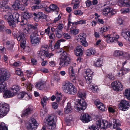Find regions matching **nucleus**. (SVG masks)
Masks as SVG:
<instances>
[{
	"instance_id": "1",
	"label": "nucleus",
	"mask_w": 130,
	"mask_h": 130,
	"mask_svg": "<svg viewBox=\"0 0 130 130\" xmlns=\"http://www.w3.org/2000/svg\"><path fill=\"white\" fill-rule=\"evenodd\" d=\"M48 45H42L40 50L37 53V55L41 58L49 57L50 58L54 55L52 53H49Z\"/></svg>"
},
{
	"instance_id": "2",
	"label": "nucleus",
	"mask_w": 130,
	"mask_h": 130,
	"mask_svg": "<svg viewBox=\"0 0 130 130\" xmlns=\"http://www.w3.org/2000/svg\"><path fill=\"white\" fill-rule=\"evenodd\" d=\"M64 91L67 93L71 94H74L77 92L76 89L74 85L70 82L66 81L63 86Z\"/></svg>"
},
{
	"instance_id": "3",
	"label": "nucleus",
	"mask_w": 130,
	"mask_h": 130,
	"mask_svg": "<svg viewBox=\"0 0 130 130\" xmlns=\"http://www.w3.org/2000/svg\"><path fill=\"white\" fill-rule=\"evenodd\" d=\"M28 0H16L14 4L12 5L13 7L16 9H19L23 11L25 7L28 5Z\"/></svg>"
},
{
	"instance_id": "4",
	"label": "nucleus",
	"mask_w": 130,
	"mask_h": 130,
	"mask_svg": "<svg viewBox=\"0 0 130 130\" xmlns=\"http://www.w3.org/2000/svg\"><path fill=\"white\" fill-rule=\"evenodd\" d=\"M55 118L56 117L54 115L48 116L46 117L44 121L46 125L49 129H52L55 127Z\"/></svg>"
},
{
	"instance_id": "5",
	"label": "nucleus",
	"mask_w": 130,
	"mask_h": 130,
	"mask_svg": "<svg viewBox=\"0 0 130 130\" xmlns=\"http://www.w3.org/2000/svg\"><path fill=\"white\" fill-rule=\"evenodd\" d=\"M9 110V105L6 103H0V117L2 118L6 116Z\"/></svg>"
},
{
	"instance_id": "6",
	"label": "nucleus",
	"mask_w": 130,
	"mask_h": 130,
	"mask_svg": "<svg viewBox=\"0 0 130 130\" xmlns=\"http://www.w3.org/2000/svg\"><path fill=\"white\" fill-rule=\"evenodd\" d=\"M86 103L83 100H78L75 102V109L78 111L81 110H84L86 107Z\"/></svg>"
},
{
	"instance_id": "7",
	"label": "nucleus",
	"mask_w": 130,
	"mask_h": 130,
	"mask_svg": "<svg viewBox=\"0 0 130 130\" xmlns=\"http://www.w3.org/2000/svg\"><path fill=\"white\" fill-rule=\"evenodd\" d=\"M104 37L106 38V41L108 43H111L113 42L117 41L118 39L119 38V36L113 33L111 35L108 34L106 35H104Z\"/></svg>"
},
{
	"instance_id": "8",
	"label": "nucleus",
	"mask_w": 130,
	"mask_h": 130,
	"mask_svg": "<svg viewBox=\"0 0 130 130\" xmlns=\"http://www.w3.org/2000/svg\"><path fill=\"white\" fill-rule=\"evenodd\" d=\"M37 121L34 118H31L29 121L26 124L28 130H35L38 125Z\"/></svg>"
},
{
	"instance_id": "9",
	"label": "nucleus",
	"mask_w": 130,
	"mask_h": 130,
	"mask_svg": "<svg viewBox=\"0 0 130 130\" xmlns=\"http://www.w3.org/2000/svg\"><path fill=\"white\" fill-rule=\"evenodd\" d=\"M10 76L9 73L6 70L2 68L0 69V81L7 80Z\"/></svg>"
},
{
	"instance_id": "10",
	"label": "nucleus",
	"mask_w": 130,
	"mask_h": 130,
	"mask_svg": "<svg viewBox=\"0 0 130 130\" xmlns=\"http://www.w3.org/2000/svg\"><path fill=\"white\" fill-rule=\"evenodd\" d=\"M17 38L18 40L20 41L21 47L24 49L26 47V41L24 34L20 32L17 35Z\"/></svg>"
},
{
	"instance_id": "11",
	"label": "nucleus",
	"mask_w": 130,
	"mask_h": 130,
	"mask_svg": "<svg viewBox=\"0 0 130 130\" xmlns=\"http://www.w3.org/2000/svg\"><path fill=\"white\" fill-rule=\"evenodd\" d=\"M86 75L85 78L86 83L88 84H90L92 81V76L93 75V72L90 69H87L85 72Z\"/></svg>"
},
{
	"instance_id": "12",
	"label": "nucleus",
	"mask_w": 130,
	"mask_h": 130,
	"mask_svg": "<svg viewBox=\"0 0 130 130\" xmlns=\"http://www.w3.org/2000/svg\"><path fill=\"white\" fill-rule=\"evenodd\" d=\"M111 86L113 89L116 91H121L123 89L122 84L118 81H115L112 83Z\"/></svg>"
},
{
	"instance_id": "13",
	"label": "nucleus",
	"mask_w": 130,
	"mask_h": 130,
	"mask_svg": "<svg viewBox=\"0 0 130 130\" xmlns=\"http://www.w3.org/2000/svg\"><path fill=\"white\" fill-rule=\"evenodd\" d=\"M70 57L60 58L59 65L62 68L66 67L70 63Z\"/></svg>"
},
{
	"instance_id": "14",
	"label": "nucleus",
	"mask_w": 130,
	"mask_h": 130,
	"mask_svg": "<svg viewBox=\"0 0 130 130\" xmlns=\"http://www.w3.org/2000/svg\"><path fill=\"white\" fill-rule=\"evenodd\" d=\"M116 13V12L112 8L108 7L104 8L103 12V14L107 16L108 17H110Z\"/></svg>"
},
{
	"instance_id": "15",
	"label": "nucleus",
	"mask_w": 130,
	"mask_h": 130,
	"mask_svg": "<svg viewBox=\"0 0 130 130\" xmlns=\"http://www.w3.org/2000/svg\"><path fill=\"white\" fill-rule=\"evenodd\" d=\"M129 107V103L125 100H122L119 105V109L124 111L128 109Z\"/></svg>"
},
{
	"instance_id": "16",
	"label": "nucleus",
	"mask_w": 130,
	"mask_h": 130,
	"mask_svg": "<svg viewBox=\"0 0 130 130\" xmlns=\"http://www.w3.org/2000/svg\"><path fill=\"white\" fill-rule=\"evenodd\" d=\"M103 121L100 120H97L96 122L97 128L96 127L95 125H92L91 126L89 127V129L90 130H99L98 128H102V127H104Z\"/></svg>"
},
{
	"instance_id": "17",
	"label": "nucleus",
	"mask_w": 130,
	"mask_h": 130,
	"mask_svg": "<svg viewBox=\"0 0 130 130\" xmlns=\"http://www.w3.org/2000/svg\"><path fill=\"white\" fill-rule=\"evenodd\" d=\"M23 18H22V20L20 21L21 23L23 22V24H25L27 22V20L29 19L32 17V14L28 12H25L23 14Z\"/></svg>"
},
{
	"instance_id": "18",
	"label": "nucleus",
	"mask_w": 130,
	"mask_h": 130,
	"mask_svg": "<svg viewBox=\"0 0 130 130\" xmlns=\"http://www.w3.org/2000/svg\"><path fill=\"white\" fill-rule=\"evenodd\" d=\"M30 38L31 43L34 45L38 44L40 40L39 37L35 36L33 34L30 35Z\"/></svg>"
},
{
	"instance_id": "19",
	"label": "nucleus",
	"mask_w": 130,
	"mask_h": 130,
	"mask_svg": "<svg viewBox=\"0 0 130 130\" xmlns=\"http://www.w3.org/2000/svg\"><path fill=\"white\" fill-rule=\"evenodd\" d=\"M80 119L83 122L87 123L91 120V118L88 114L87 113L83 114L81 115Z\"/></svg>"
},
{
	"instance_id": "20",
	"label": "nucleus",
	"mask_w": 130,
	"mask_h": 130,
	"mask_svg": "<svg viewBox=\"0 0 130 130\" xmlns=\"http://www.w3.org/2000/svg\"><path fill=\"white\" fill-rule=\"evenodd\" d=\"M95 103L97 108L101 111H104L107 110V108L104 104L100 101H95Z\"/></svg>"
},
{
	"instance_id": "21",
	"label": "nucleus",
	"mask_w": 130,
	"mask_h": 130,
	"mask_svg": "<svg viewBox=\"0 0 130 130\" xmlns=\"http://www.w3.org/2000/svg\"><path fill=\"white\" fill-rule=\"evenodd\" d=\"M83 48L82 46L79 45L76 47V50H74V52L77 56H82L83 54Z\"/></svg>"
},
{
	"instance_id": "22",
	"label": "nucleus",
	"mask_w": 130,
	"mask_h": 130,
	"mask_svg": "<svg viewBox=\"0 0 130 130\" xmlns=\"http://www.w3.org/2000/svg\"><path fill=\"white\" fill-rule=\"evenodd\" d=\"M45 10L46 11L48 12L53 11L54 10H56L57 12L59 10V8L56 5L52 4L50 5L49 7L46 8Z\"/></svg>"
},
{
	"instance_id": "23",
	"label": "nucleus",
	"mask_w": 130,
	"mask_h": 130,
	"mask_svg": "<svg viewBox=\"0 0 130 130\" xmlns=\"http://www.w3.org/2000/svg\"><path fill=\"white\" fill-rule=\"evenodd\" d=\"M65 41L64 39H61L58 40L57 42L55 44L54 48L55 49H58L59 50L57 51V52L58 53H61L63 51L62 48H59L60 43L61 42H63Z\"/></svg>"
},
{
	"instance_id": "24",
	"label": "nucleus",
	"mask_w": 130,
	"mask_h": 130,
	"mask_svg": "<svg viewBox=\"0 0 130 130\" xmlns=\"http://www.w3.org/2000/svg\"><path fill=\"white\" fill-rule=\"evenodd\" d=\"M5 44L7 49L10 51H13V44L11 40H8L6 41Z\"/></svg>"
},
{
	"instance_id": "25",
	"label": "nucleus",
	"mask_w": 130,
	"mask_h": 130,
	"mask_svg": "<svg viewBox=\"0 0 130 130\" xmlns=\"http://www.w3.org/2000/svg\"><path fill=\"white\" fill-rule=\"evenodd\" d=\"M45 82L43 81H40L36 83L35 85L36 88L39 90H42L44 87Z\"/></svg>"
},
{
	"instance_id": "26",
	"label": "nucleus",
	"mask_w": 130,
	"mask_h": 130,
	"mask_svg": "<svg viewBox=\"0 0 130 130\" xmlns=\"http://www.w3.org/2000/svg\"><path fill=\"white\" fill-rule=\"evenodd\" d=\"M121 35L127 41H130V30L126 31H123Z\"/></svg>"
},
{
	"instance_id": "27",
	"label": "nucleus",
	"mask_w": 130,
	"mask_h": 130,
	"mask_svg": "<svg viewBox=\"0 0 130 130\" xmlns=\"http://www.w3.org/2000/svg\"><path fill=\"white\" fill-rule=\"evenodd\" d=\"M32 108L30 107L26 108L23 112L22 116H27L29 115L32 112Z\"/></svg>"
},
{
	"instance_id": "28",
	"label": "nucleus",
	"mask_w": 130,
	"mask_h": 130,
	"mask_svg": "<svg viewBox=\"0 0 130 130\" xmlns=\"http://www.w3.org/2000/svg\"><path fill=\"white\" fill-rule=\"evenodd\" d=\"M3 96L4 98H9L13 96L14 95V94L12 93L11 91L9 90L5 91Z\"/></svg>"
},
{
	"instance_id": "29",
	"label": "nucleus",
	"mask_w": 130,
	"mask_h": 130,
	"mask_svg": "<svg viewBox=\"0 0 130 130\" xmlns=\"http://www.w3.org/2000/svg\"><path fill=\"white\" fill-rule=\"evenodd\" d=\"M12 20H13V21L16 23L20 22L21 21L19 20V15L18 13L16 12H12Z\"/></svg>"
},
{
	"instance_id": "30",
	"label": "nucleus",
	"mask_w": 130,
	"mask_h": 130,
	"mask_svg": "<svg viewBox=\"0 0 130 130\" xmlns=\"http://www.w3.org/2000/svg\"><path fill=\"white\" fill-rule=\"evenodd\" d=\"M96 52L94 48H90L86 51V54L87 56H89L91 55L95 54Z\"/></svg>"
},
{
	"instance_id": "31",
	"label": "nucleus",
	"mask_w": 130,
	"mask_h": 130,
	"mask_svg": "<svg viewBox=\"0 0 130 130\" xmlns=\"http://www.w3.org/2000/svg\"><path fill=\"white\" fill-rule=\"evenodd\" d=\"M7 88V84L5 82L0 83V93L4 92Z\"/></svg>"
},
{
	"instance_id": "32",
	"label": "nucleus",
	"mask_w": 130,
	"mask_h": 130,
	"mask_svg": "<svg viewBox=\"0 0 130 130\" xmlns=\"http://www.w3.org/2000/svg\"><path fill=\"white\" fill-rule=\"evenodd\" d=\"M12 12L9 13L4 15L5 19L8 22L12 20Z\"/></svg>"
},
{
	"instance_id": "33",
	"label": "nucleus",
	"mask_w": 130,
	"mask_h": 130,
	"mask_svg": "<svg viewBox=\"0 0 130 130\" xmlns=\"http://www.w3.org/2000/svg\"><path fill=\"white\" fill-rule=\"evenodd\" d=\"M72 110V108L70 103H68L67 107L65 109L64 111L66 113H68L71 112Z\"/></svg>"
},
{
	"instance_id": "34",
	"label": "nucleus",
	"mask_w": 130,
	"mask_h": 130,
	"mask_svg": "<svg viewBox=\"0 0 130 130\" xmlns=\"http://www.w3.org/2000/svg\"><path fill=\"white\" fill-rule=\"evenodd\" d=\"M113 127L114 128H117V127L121 125L120 122L118 119H113Z\"/></svg>"
},
{
	"instance_id": "35",
	"label": "nucleus",
	"mask_w": 130,
	"mask_h": 130,
	"mask_svg": "<svg viewBox=\"0 0 130 130\" xmlns=\"http://www.w3.org/2000/svg\"><path fill=\"white\" fill-rule=\"evenodd\" d=\"M70 31L71 34L74 35H76L78 34L79 32V30L74 27H71Z\"/></svg>"
},
{
	"instance_id": "36",
	"label": "nucleus",
	"mask_w": 130,
	"mask_h": 130,
	"mask_svg": "<svg viewBox=\"0 0 130 130\" xmlns=\"http://www.w3.org/2000/svg\"><path fill=\"white\" fill-rule=\"evenodd\" d=\"M70 79L72 82L74 84H76L77 83V79H78L77 76H75V74L71 75L70 76Z\"/></svg>"
},
{
	"instance_id": "37",
	"label": "nucleus",
	"mask_w": 130,
	"mask_h": 130,
	"mask_svg": "<svg viewBox=\"0 0 130 130\" xmlns=\"http://www.w3.org/2000/svg\"><path fill=\"white\" fill-rule=\"evenodd\" d=\"M86 39V36L84 34L81 33L78 36L77 40L80 42L85 40Z\"/></svg>"
},
{
	"instance_id": "38",
	"label": "nucleus",
	"mask_w": 130,
	"mask_h": 130,
	"mask_svg": "<svg viewBox=\"0 0 130 130\" xmlns=\"http://www.w3.org/2000/svg\"><path fill=\"white\" fill-rule=\"evenodd\" d=\"M49 98H47L46 96L43 97L41 99V104L44 107L46 104V101L48 100Z\"/></svg>"
},
{
	"instance_id": "39",
	"label": "nucleus",
	"mask_w": 130,
	"mask_h": 130,
	"mask_svg": "<svg viewBox=\"0 0 130 130\" xmlns=\"http://www.w3.org/2000/svg\"><path fill=\"white\" fill-rule=\"evenodd\" d=\"M124 95L128 100L130 99V88L126 89L124 93Z\"/></svg>"
},
{
	"instance_id": "40",
	"label": "nucleus",
	"mask_w": 130,
	"mask_h": 130,
	"mask_svg": "<svg viewBox=\"0 0 130 130\" xmlns=\"http://www.w3.org/2000/svg\"><path fill=\"white\" fill-rule=\"evenodd\" d=\"M11 90L12 91V92L14 94L17 93L19 90V87L17 85H14L12 86L11 88Z\"/></svg>"
},
{
	"instance_id": "41",
	"label": "nucleus",
	"mask_w": 130,
	"mask_h": 130,
	"mask_svg": "<svg viewBox=\"0 0 130 130\" xmlns=\"http://www.w3.org/2000/svg\"><path fill=\"white\" fill-rule=\"evenodd\" d=\"M86 20H81L77 22H69L70 23H72L73 25H82L86 23Z\"/></svg>"
},
{
	"instance_id": "42",
	"label": "nucleus",
	"mask_w": 130,
	"mask_h": 130,
	"mask_svg": "<svg viewBox=\"0 0 130 130\" xmlns=\"http://www.w3.org/2000/svg\"><path fill=\"white\" fill-rule=\"evenodd\" d=\"M26 86L27 88V90L28 91H31L34 86L29 82H27L26 83Z\"/></svg>"
},
{
	"instance_id": "43",
	"label": "nucleus",
	"mask_w": 130,
	"mask_h": 130,
	"mask_svg": "<svg viewBox=\"0 0 130 130\" xmlns=\"http://www.w3.org/2000/svg\"><path fill=\"white\" fill-rule=\"evenodd\" d=\"M4 7L3 11L6 12L7 14L8 13H9L12 12L11 8L8 6H5Z\"/></svg>"
},
{
	"instance_id": "44",
	"label": "nucleus",
	"mask_w": 130,
	"mask_h": 130,
	"mask_svg": "<svg viewBox=\"0 0 130 130\" xmlns=\"http://www.w3.org/2000/svg\"><path fill=\"white\" fill-rule=\"evenodd\" d=\"M102 61L101 59H98L94 62V64L96 67H100L102 66Z\"/></svg>"
},
{
	"instance_id": "45",
	"label": "nucleus",
	"mask_w": 130,
	"mask_h": 130,
	"mask_svg": "<svg viewBox=\"0 0 130 130\" xmlns=\"http://www.w3.org/2000/svg\"><path fill=\"white\" fill-rule=\"evenodd\" d=\"M127 69H124L123 68L122 70H120L119 72L118 73L117 75L119 76H122L124 74L126 73Z\"/></svg>"
},
{
	"instance_id": "46",
	"label": "nucleus",
	"mask_w": 130,
	"mask_h": 130,
	"mask_svg": "<svg viewBox=\"0 0 130 130\" xmlns=\"http://www.w3.org/2000/svg\"><path fill=\"white\" fill-rule=\"evenodd\" d=\"M9 0H2L0 1L1 8L5 7V5L8 4Z\"/></svg>"
},
{
	"instance_id": "47",
	"label": "nucleus",
	"mask_w": 130,
	"mask_h": 130,
	"mask_svg": "<svg viewBox=\"0 0 130 130\" xmlns=\"http://www.w3.org/2000/svg\"><path fill=\"white\" fill-rule=\"evenodd\" d=\"M123 54V52L120 51L116 50L114 52L113 54L115 57L122 56Z\"/></svg>"
},
{
	"instance_id": "48",
	"label": "nucleus",
	"mask_w": 130,
	"mask_h": 130,
	"mask_svg": "<svg viewBox=\"0 0 130 130\" xmlns=\"http://www.w3.org/2000/svg\"><path fill=\"white\" fill-rule=\"evenodd\" d=\"M38 17L40 18V19L42 18L45 19L46 18V15L42 12H40L38 13Z\"/></svg>"
},
{
	"instance_id": "49",
	"label": "nucleus",
	"mask_w": 130,
	"mask_h": 130,
	"mask_svg": "<svg viewBox=\"0 0 130 130\" xmlns=\"http://www.w3.org/2000/svg\"><path fill=\"white\" fill-rule=\"evenodd\" d=\"M74 67L71 66L69 67L68 71L70 76L71 75H73V74H75L74 73Z\"/></svg>"
},
{
	"instance_id": "50",
	"label": "nucleus",
	"mask_w": 130,
	"mask_h": 130,
	"mask_svg": "<svg viewBox=\"0 0 130 130\" xmlns=\"http://www.w3.org/2000/svg\"><path fill=\"white\" fill-rule=\"evenodd\" d=\"M0 130H8L7 127L3 122L0 123Z\"/></svg>"
},
{
	"instance_id": "51",
	"label": "nucleus",
	"mask_w": 130,
	"mask_h": 130,
	"mask_svg": "<svg viewBox=\"0 0 130 130\" xmlns=\"http://www.w3.org/2000/svg\"><path fill=\"white\" fill-rule=\"evenodd\" d=\"M55 34L57 37L60 38L62 35V31L58 30V29H56Z\"/></svg>"
},
{
	"instance_id": "52",
	"label": "nucleus",
	"mask_w": 130,
	"mask_h": 130,
	"mask_svg": "<svg viewBox=\"0 0 130 130\" xmlns=\"http://www.w3.org/2000/svg\"><path fill=\"white\" fill-rule=\"evenodd\" d=\"M31 95L30 94H28L26 93L25 92V96L24 97V99L26 100H28L31 99Z\"/></svg>"
},
{
	"instance_id": "53",
	"label": "nucleus",
	"mask_w": 130,
	"mask_h": 130,
	"mask_svg": "<svg viewBox=\"0 0 130 130\" xmlns=\"http://www.w3.org/2000/svg\"><path fill=\"white\" fill-rule=\"evenodd\" d=\"M36 5L33 6L31 7V8L32 10H34L36 9H40L42 8L43 6L41 5Z\"/></svg>"
},
{
	"instance_id": "54",
	"label": "nucleus",
	"mask_w": 130,
	"mask_h": 130,
	"mask_svg": "<svg viewBox=\"0 0 130 130\" xmlns=\"http://www.w3.org/2000/svg\"><path fill=\"white\" fill-rule=\"evenodd\" d=\"M13 21V20H12L8 22V24L9 26L12 28H14L16 27V24Z\"/></svg>"
},
{
	"instance_id": "55",
	"label": "nucleus",
	"mask_w": 130,
	"mask_h": 130,
	"mask_svg": "<svg viewBox=\"0 0 130 130\" xmlns=\"http://www.w3.org/2000/svg\"><path fill=\"white\" fill-rule=\"evenodd\" d=\"M25 92L22 91L18 95V97L19 99H22L24 97Z\"/></svg>"
},
{
	"instance_id": "56",
	"label": "nucleus",
	"mask_w": 130,
	"mask_h": 130,
	"mask_svg": "<svg viewBox=\"0 0 130 130\" xmlns=\"http://www.w3.org/2000/svg\"><path fill=\"white\" fill-rule=\"evenodd\" d=\"M56 100L57 102H59L61 99L62 95L60 93H56Z\"/></svg>"
},
{
	"instance_id": "57",
	"label": "nucleus",
	"mask_w": 130,
	"mask_h": 130,
	"mask_svg": "<svg viewBox=\"0 0 130 130\" xmlns=\"http://www.w3.org/2000/svg\"><path fill=\"white\" fill-rule=\"evenodd\" d=\"M63 35L64 38L67 39H70L71 38V36L69 33H64Z\"/></svg>"
},
{
	"instance_id": "58",
	"label": "nucleus",
	"mask_w": 130,
	"mask_h": 130,
	"mask_svg": "<svg viewBox=\"0 0 130 130\" xmlns=\"http://www.w3.org/2000/svg\"><path fill=\"white\" fill-rule=\"evenodd\" d=\"M74 13L76 15H81L83 14V12L80 10H75L74 11Z\"/></svg>"
},
{
	"instance_id": "59",
	"label": "nucleus",
	"mask_w": 130,
	"mask_h": 130,
	"mask_svg": "<svg viewBox=\"0 0 130 130\" xmlns=\"http://www.w3.org/2000/svg\"><path fill=\"white\" fill-rule=\"evenodd\" d=\"M61 52H62V56L60 57V58H64L67 57H69L66 52L63 50Z\"/></svg>"
},
{
	"instance_id": "60",
	"label": "nucleus",
	"mask_w": 130,
	"mask_h": 130,
	"mask_svg": "<svg viewBox=\"0 0 130 130\" xmlns=\"http://www.w3.org/2000/svg\"><path fill=\"white\" fill-rule=\"evenodd\" d=\"M78 96L80 98H82L84 97L86 95L85 93L84 92H82V91H80L78 92Z\"/></svg>"
},
{
	"instance_id": "61",
	"label": "nucleus",
	"mask_w": 130,
	"mask_h": 130,
	"mask_svg": "<svg viewBox=\"0 0 130 130\" xmlns=\"http://www.w3.org/2000/svg\"><path fill=\"white\" fill-rule=\"evenodd\" d=\"M130 11V8H128L125 9H122L121 10V12L123 13H128Z\"/></svg>"
},
{
	"instance_id": "62",
	"label": "nucleus",
	"mask_w": 130,
	"mask_h": 130,
	"mask_svg": "<svg viewBox=\"0 0 130 130\" xmlns=\"http://www.w3.org/2000/svg\"><path fill=\"white\" fill-rule=\"evenodd\" d=\"M118 5L120 6H125V0L120 1L118 3Z\"/></svg>"
},
{
	"instance_id": "63",
	"label": "nucleus",
	"mask_w": 130,
	"mask_h": 130,
	"mask_svg": "<svg viewBox=\"0 0 130 130\" xmlns=\"http://www.w3.org/2000/svg\"><path fill=\"white\" fill-rule=\"evenodd\" d=\"M122 56L127 59H129L130 57V56L128 53L123 52V55H122Z\"/></svg>"
},
{
	"instance_id": "64",
	"label": "nucleus",
	"mask_w": 130,
	"mask_h": 130,
	"mask_svg": "<svg viewBox=\"0 0 130 130\" xmlns=\"http://www.w3.org/2000/svg\"><path fill=\"white\" fill-rule=\"evenodd\" d=\"M63 27L64 25L63 24H60L57 26V27H56V29H58V30L62 31Z\"/></svg>"
}]
</instances>
